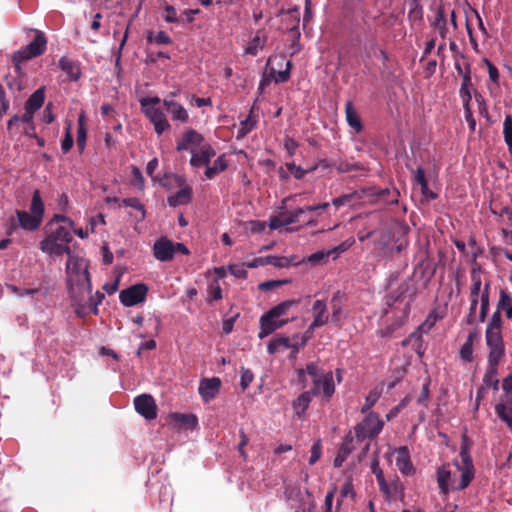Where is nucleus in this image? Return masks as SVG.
Segmentation results:
<instances>
[{
    "label": "nucleus",
    "instance_id": "1",
    "mask_svg": "<svg viewBox=\"0 0 512 512\" xmlns=\"http://www.w3.org/2000/svg\"><path fill=\"white\" fill-rule=\"evenodd\" d=\"M67 256V282L72 305L75 307V312L78 316H84L85 305L82 303L83 297L79 296L77 291L79 293H91L92 284L90 280V274L84 259L72 255L71 252L67 254Z\"/></svg>",
    "mask_w": 512,
    "mask_h": 512
},
{
    "label": "nucleus",
    "instance_id": "2",
    "mask_svg": "<svg viewBox=\"0 0 512 512\" xmlns=\"http://www.w3.org/2000/svg\"><path fill=\"white\" fill-rule=\"evenodd\" d=\"M45 208L42 201L40 191L34 190L30 204V213L24 210H16V219L11 217L9 219V227L7 234L11 235L17 228H22L26 231H36L42 224Z\"/></svg>",
    "mask_w": 512,
    "mask_h": 512
},
{
    "label": "nucleus",
    "instance_id": "3",
    "mask_svg": "<svg viewBox=\"0 0 512 512\" xmlns=\"http://www.w3.org/2000/svg\"><path fill=\"white\" fill-rule=\"evenodd\" d=\"M66 225L52 226L46 230V237L40 242V250L49 256H62L70 253L69 243L73 237Z\"/></svg>",
    "mask_w": 512,
    "mask_h": 512
},
{
    "label": "nucleus",
    "instance_id": "4",
    "mask_svg": "<svg viewBox=\"0 0 512 512\" xmlns=\"http://www.w3.org/2000/svg\"><path fill=\"white\" fill-rule=\"evenodd\" d=\"M143 113L154 126L157 135L170 128L169 122L162 109L161 98H140Z\"/></svg>",
    "mask_w": 512,
    "mask_h": 512
},
{
    "label": "nucleus",
    "instance_id": "5",
    "mask_svg": "<svg viewBox=\"0 0 512 512\" xmlns=\"http://www.w3.org/2000/svg\"><path fill=\"white\" fill-rule=\"evenodd\" d=\"M47 39L43 32L37 31L36 35L28 45L13 54V63H22L34 57L42 55L46 50Z\"/></svg>",
    "mask_w": 512,
    "mask_h": 512
},
{
    "label": "nucleus",
    "instance_id": "6",
    "mask_svg": "<svg viewBox=\"0 0 512 512\" xmlns=\"http://www.w3.org/2000/svg\"><path fill=\"white\" fill-rule=\"evenodd\" d=\"M383 421L377 414L369 413L365 419L355 427L356 438L359 441L365 438H375L382 431Z\"/></svg>",
    "mask_w": 512,
    "mask_h": 512
},
{
    "label": "nucleus",
    "instance_id": "7",
    "mask_svg": "<svg viewBox=\"0 0 512 512\" xmlns=\"http://www.w3.org/2000/svg\"><path fill=\"white\" fill-rule=\"evenodd\" d=\"M148 293V287L144 283L134 284L119 294V300L125 307H132L144 302Z\"/></svg>",
    "mask_w": 512,
    "mask_h": 512
},
{
    "label": "nucleus",
    "instance_id": "8",
    "mask_svg": "<svg viewBox=\"0 0 512 512\" xmlns=\"http://www.w3.org/2000/svg\"><path fill=\"white\" fill-rule=\"evenodd\" d=\"M486 344L489 348L488 362L499 364L505 355V345L501 333H485Z\"/></svg>",
    "mask_w": 512,
    "mask_h": 512
},
{
    "label": "nucleus",
    "instance_id": "9",
    "mask_svg": "<svg viewBox=\"0 0 512 512\" xmlns=\"http://www.w3.org/2000/svg\"><path fill=\"white\" fill-rule=\"evenodd\" d=\"M15 75H9L6 77V84L9 92L12 94L22 93L27 96L30 93L29 79L22 73L20 63H14Z\"/></svg>",
    "mask_w": 512,
    "mask_h": 512
},
{
    "label": "nucleus",
    "instance_id": "10",
    "mask_svg": "<svg viewBox=\"0 0 512 512\" xmlns=\"http://www.w3.org/2000/svg\"><path fill=\"white\" fill-rule=\"evenodd\" d=\"M277 58H269L267 62V69H266V79L261 81L260 88L264 85V83L270 82L271 80H274L275 83H283L286 82L289 79L290 76V69H291V62L289 60L285 61L283 58L279 59L278 65L282 67L283 63L285 64L284 70L276 71V69L272 66L273 62L276 61Z\"/></svg>",
    "mask_w": 512,
    "mask_h": 512
},
{
    "label": "nucleus",
    "instance_id": "11",
    "mask_svg": "<svg viewBox=\"0 0 512 512\" xmlns=\"http://www.w3.org/2000/svg\"><path fill=\"white\" fill-rule=\"evenodd\" d=\"M134 407L138 414L151 421L157 417V405L149 394H141L134 398Z\"/></svg>",
    "mask_w": 512,
    "mask_h": 512
},
{
    "label": "nucleus",
    "instance_id": "12",
    "mask_svg": "<svg viewBox=\"0 0 512 512\" xmlns=\"http://www.w3.org/2000/svg\"><path fill=\"white\" fill-rule=\"evenodd\" d=\"M310 392L313 396L321 395L324 401H329L335 392L333 373L331 371L326 372L321 380L316 381Z\"/></svg>",
    "mask_w": 512,
    "mask_h": 512
},
{
    "label": "nucleus",
    "instance_id": "13",
    "mask_svg": "<svg viewBox=\"0 0 512 512\" xmlns=\"http://www.w3.org/2000/svg\"><path fill=\"white\" fill-rule=\"evenodd\" d=\"M153 255L159 261H171L174 257V242L167 237L156 240L153 245Z\"/></svg>",
    "mask_w": 512,
    "mask_h": 512
},
{
    "label": "nucleus",
    "instance_id": "14",
    "mask_svg": "<svg viewBox=\"0 0 512 512\" xmlns=\"http://www.w3.org/2000/svg\"><path fill=\"white\" fill-rule=\"evenodd\" d=\"M366 194L370 197H376L377 200L387 205L398 204L400 192L397 188H384L370 187L366 190Z\"/></svg>",
    "mask_w": 512,
    "mask_h": 512
},
{
    "label": "nucleus",
    "instance_id": "15",
    "mask_svg": "<svg viewBox=\"0 0 512 512\" xmlns=\"http://www.w3.org/2000/svg\"><path fill=\"white\" fill-rule=\"evenodd\" d=\"M288 323V320H278L274 316H270L268 312L260 318V331L258 337L263 339L273 333L275 330L283 327Z\"/></svg>",
    "mask_w": 512,
    "mask_h": 512
},
{
    "label": "nucleus",
    "instance_id": "16",
    "mask_svg": "<svg viewBox=\"0 0 512 512\" xmlns=\"http://www.w3.org/2000/svg\"><path fill=\"white\" fill-rule=\"evenodd\" d=\"M220 386L221 381L219 378L203 379L198 389L203 401L207 403L214 399L220 391Z\"/></svg>",
    "mask_w": 512,
    "mask_h": 512
},
{
    "label": "nucleus",
    "instance_id": "17",
    "mask_svg": "<svg viewBox=\"0 0 512 512\" xmlns=\"http://www.w3.org/2000/svg\"><path fill=\"white\" fill-rule=\"evenodd\" d=\"M215 150L209 144H204L200 147V150L195 152L192 150V157L190 159V165L192 167H201L210 164L211 158L215 156Z\"/></svg>",
    "mask_w": 512,
    "mask_h": 512
},
{
    "label": "nucleus",
    "instance_id": "18",
    "mask_svg": "<svg viewBox=\"0 0 512 512\" xmlns=\"http://www.w3.org/2000/svg\"><path fill=\"white\" fill-rule=\"evenodd\" d=\"M204 141L203 136L194 129L187 130L182 138L178 140L176 149L177 151H185L193 147L201 146Z\"/></svg>",
    "mask_w": 512,
    "mask_h": 512
},
{
    "label": "nucleus",
    "instance_id": "19",
    "mask_svg": "<svg viewBox=\"0 0 512 512\" xmlns=\"http://www.w3.org/2000/svg\"><path fill=\"white\" fill-rule=\"evenodd\" d=\"M410 170L412 172V180L418 185H420L422 195L426 199H436L438 197V194L429 189L425 170L422 167Z\"/></svg>",
    "mask_w": 512,
    "mask_h": 512
},
{
    "label": "nucleus",
    "instance_id": "20",
    "mask_svg": "<svg viewBox=\"0 0 512 512\" xmlns=\"http://www.w3.org/2000/svg\"><path fill=\"white\" fill-rule=\"evenodd\" d=\"M58 67L67 75V78L71 81H77L81 76L79 63L66 56H63L59 59Z\"/></svg>",
    "mask_w": 512,
    "mask_h": 512
},
{
    "label": "nucleus",
    "instance_id": "21",
    "mask_svg": "<svg viewBox=\"0 0 512 512\" xmlns=\"http://www.w3.org/2000/svg\"><path fill=\"white\" fill-rule=\"evenodd\" d=\"M312 311L314 314V319L309 326V330H314L315 328L321 327L328 322L329 316L327 313L326 303L324 301H315L312 307Z\"/></svg>",
    "mask_w": 512,
    "mask_h": 512
},
{
    "label": "nucleus",
    "instance_id": "22",
    "mask_svg": "<svg viewBox=\"0 0 512 512\" xmlns=\"http://www.w3.org/2000/svg\"><path fill=\"white\" fill-rule=\"evenodd\" d=\"M396 466L404 475H412L415 473V469L406 446H402L397 450Z\"/></svg>",
    "mask_w": 512,
    "mask_h": 512
},
{
    "label": "nucleus",
    "instance_id": "23",
    "mask_svg": "<svg viewBox=\"0 0 512 512\" xmlns=\"http://www.w3.org/2000/svg\"><path fill=\"white\" fill-rule=\"evenodd\" d=\"M192 199V188L188 185L182 187L175 194L167 198V202L171 207H177L180 205H186L190 203Z\"/></svg>",
    "mask_w": 512,
    "mask_h": 512
},
{
    "label": "nucleus",
    "instance_id": "24",
    "mask_svg": "<svg viewBox=\"0 0 512 512\" xmlns=\"http://www.w3.org/2000/svg\"><path fill=\"white\" fill-rule=\"evenodd\" d=\"M115 201H119L120 207H131L136 210V214L134 215V218L137 222H141L145 219L146 216V210L144 205L140 202L138 198H124L122 200H119L118 198L114 199Z\"/></svg>",
    "mask_w": 512,
    "mask_h": 512
},
{
    "label": "nucleus",
    "instance_id": "25",
    "mask_svg": "<svg viewBox=\"0 0 512 512\" xmlns=\"http://www.w3.org/2000/svg\"><path fill=\"white\" fill-rule=\"evenodd\" d=\"M498 366L497 363H489L486 370V373L483 378V385L485 389L492 388L497 391L499 388V379H498Z\"/></svg>",
    "mask_w": 512,
    "mask_h": 512
},
{
    "label": "nucleus",
    "instance_id": "26",
    "mask_svg": "<svg viewBox=\"0 0 512 512\" xmlns=\"http://www.w3.org/2000/svg\"><path fill=\"white\" fill-rule=\"evenodd\" d=\"M376 232L373 235V241L377 249L384 250L390 243L392 233L386 225H382L379 228L373 230Z\"/></svg>",
    "mask_w": 512,
    "mask_h": 512
},
{
    "label": "nucleus",
    "instance_id": "27",
    "mask_svg": "<svg viewBox=\"0 0 512 512\" xmlns=\"http://www.w3.org/2000/svg\"><path fill=\"white\" fill-rule=\"evenodd\" d=\"M481 267L479 264H476L472 267L470 271V277L472 281V285L470 288V299L479 300V294L481 292L482 280H481Z\"/></svg>",
    "mask_w": 512,
    "mask_h": 512
},
{
    "label": "nucleus",
    "instance_id": "28",
    "mask_svg": "<svg viewBox=\"0 0 512 512\" xmlns=\"http://www.w3.org/2000/svg\"><path fill=\"white\" fill-rule=\"evenodd\" d=\"M45 98H28L25 104V112L21 116L23 123H30L33 120L34 114L44 105Z\"/></svg>",
    "mask_w": 512,
    "mask_h": 512
},
{
    "label": "nucleus",
    "instance_id": "29",
    "mask_svg": "<svg viewBox=\"0 0 512 512\" xmlns=\"http://www.w3.org/2000/svg\"><path fill=\"white\" fill-rule=\"evenodd\" d=\"M458 73L462 76V84L460 87V96H471L472 94V82L470 76V66L466 64L464 68L460 64H456Z\"/></svg>",
    "mask_w": 512,
    "mask_h": 512
},
{
    "label": "nucleus",
    "instance_id": "30",
    "mask_svg": "<svg viewBox=\"0 0 512 512\" xmlns=\"http://www.w3.org/2000/svg\"><path fill=\"white\" fill-rule=\"evenodd\" d=\"M312 396L313 395L310 391H304L295 400H293L292 407L297 416L300 417L306 412L311 403Z\"/></svg>",
    "mask_w": 512,
    "mask_h": 512
},
{
    "label": "nucleus",
    "instance_id": "31",
    "mask_svg": "<svg viewBox=\"0 0 512 512\" xmlns=\"http://www.w3.org/2000/svg\"><path fill=\"white\" fill-rule=\"evenodd\" d=\"M170 418L179 428H194L198 422L193 414L173 413Z\"/></svg>",
    "mask_w": 512,
    "mask_h": 512
},
{
    "label": "nucleus",
    "instance_id": "32",
    "mask_svg": "<svg viewBox=\"0 0 512 512\" xmlns=\"http://www.w3.org/2000/svg\"><path fill=\"white\" fill-rule=\"evenodd\" d=\"M432 27L438 31L440 37L445 39L448 34L447 20L443 7H438L435 15V19L432 22Z\"/></svg>",
    "mask_w": 512,
    "mask_h": 512
},
{
    "label": "nucleus",
    "instance_id": "33",
    "mask_svg": "<svg viewBox=\"0 0 512 512\" xmlns=\"http://www.w3.org/2000/svg\"><path fill=\"white\" fill-rule=\"evenodd\" d=\"M345 112L346 120L349 126L352 127L356 132H360L363 128L361 119L351 101H347L345 104Z\"/></svg>",
    "mask_w": 512,
    "mask_h": 512
},
{
    "label": "nucleus",
    "instance_id": "34",
    "mask_svg": "<svg viewBox=\"0 0 512 512\" xmlns=\"http://www.w3.org/2000/svg\"><path fill=\"white\" fill-rule=\"evenodd\" d=\"M352 442H353V438L352 437H349L347 436L343 443L341 444L339 450H338V453L334 459V466L339 468L342 466L343 462L347 459V457L350 455V453L352 452Z\"/></svg>",
    "mask_w": 512,
    "mask_h": 512
},
{
    "label": "nucleus",
    "instance_id": "35",
    "mask_svg": "<svg viewBox=\"0 0 512 512\" xmlns=\"http://www.w3.org/2000/svg\"><path fill=\"white\" fill-rule=\"evenodd\" d=\"M495 413L498 416V418L503 421L508 428L512 429V403H497L495 405Z\"/></svg>",
    "mask_w": 512,
    "mask_h": 512
},
{
    "label": "nucleus",
    "instance_id": "36",
    "mask_svg": "<svg viewBox=\"0 0 512 512\" xmlns=\"http://www.w3.org/2000/svg\"><path fill=\"white\" fill-rule=\"evenodd\" d=\"M163 106H165L166 110L172 114L173 119L179 120L181 122H187L188 114L181 105L173 101L164 100Z\"/></svg>",
    "mask_w": 512,
    "mask_h": 512
},
{
    "label": "nucleus",
    "instance_id": "37",
    "mask_svg": "<svg viewBox=\"0 0 512 512\" xmlns=\"http://www.w3.org/2000/svg\"><path fill=\"white\" fill-rule=\"evenodd\" d=\"M497 311H505L508 319L512 318V297L506 290H500V297L497 304Z\"/></svg>",
    "mask_w": 512,
    "mask_h": 512
},
{
    "label": "nucleus",
    "instance_id": "38",
    "mask_svg": "<svg viewBox=\"0 0 512 512\" xmlns=\"http://www.w3.org/2000/svg\"><path fill=\"white\" fill-rule=\"evenodd\" d=\"M290 347V339L285 336L277 335L270 340L267 346L268 353L273 355L279 352L281 349H287Z\"/></svg>",
    "mask_w": 512,
    "mask_h": 512
},
{
    "label": "nucleus",
    "instance_id": "39",
    "mask_svg": "<svg viewBox=\"0 0 512 512\" xmlns=\"http://www.w3.org/2000/svg\"><path fill=\"white\" fill-rule=\"evenodd\" d=\"M477 338V333L472 331L468 334L465 343L461 346L460 357L466 362L472 361L473 355V342Z\"/></svg>",
    "mask_w": 512,
    "mask_h": 512
},
{
    "label": "nucleus",
    "instance_id": "40",
    "mask_svg": "<svg viewBox=\"0 0 512 512\" xmlns=\"http://www.w3.org/2000/svg\"><path fill=\"white\" fill-rule=\"evenodd\" d=\"M228 167V163L224 155L219 156L213 163V166H209L205 170V176L208 179H213L217 174L223 172Z\"/></svg>",
    "mask_w": 512,
    "mask_h": 512
},
{
    "label": "nucleus",
    "instance_id": "41",
    "mask_svg": "<svg viewBox=\"0 0 512 512\" xmlns=\"http://www.w3.org/2000/svg\"><path fill=\"white\" fill-rule=\"evenodd\" d=\"M489 291H490V282L485 283L482 294H481V306L479 313V321L484 322L488 311H489Z\"/></svg>",
    "mask_w": 512,
    "mask_h": 512
},
{
    "label": "nucleus",
    "instance_id": "42",
    "mask_svg": "<svg viewBox=\"0 0 512 512\" xmlns=\"http://www.w3.org/2000/svg\"><path fill=\"white\" fill-rule=\"evenodd\" d=\"M300 303V300H286L278 305L272 307L268 313L270 316H274L275 318H279L280 316L286 314V312L295 305H298Z\"/></svg>",
    "mask_w": 512,
    "mask_h": 512
},
{
    "label": "nucleus",
    "instance_id": "43",
    "mask_svg": "<svg viewBox=\"0 0 512 512\" xmlns=\"http://www.w3.org/2000/svg\"><path fill=\"white\" fill-rule=\"evenodd\" d=\"M458 469L462 472L460 481L458 485L454 488L455 490H463L469 486L471 481L474 478L475 470L474 468H461L460 465L457 464Z\"/></svg>",
    "mask_w": 512,
    "mask_h": 512
},
{
    "label": "nucleus",
    "instance_id": "44",
    "mask_svg": "<svg viewBox=\"0 0 512 512\" xmlns=\"http://www.w3.org/2000/svg\"><path fill=\"white\" fill-rule=\"evenodd\" d=\"M451 478V472L447 470L445 467H440L437 470V482L439 488L443 494H448L449 492V480Z\"/></svg>",
    "mask_w": 512,
    "mask_h": 512
},
{
    "label": "nucleus",
    "instance_id": "45",
    "mask_svg": "<svg viewBox=\"0 0 512 512\" xmlns=\"http://www.w3.org/2000/svg\"><path fill=\"white\" fill-rule=\"evenodd\" d=\"M86 139H87V131L84 124V115L80 114L78 118V129H77V147L82 153L84 151L85 145H86Z\"/></svg>",
    "mask_w": 512,
    "mask_h": 512
},
{
    "label": "nucleus",
    "instance_id": "46",
    "mask_svg": "<svg viewBox=\"0 0 512 512\" xmlns=\"http://www.w3.org/2000/svg\"><path fill=\"white\" fill-rule=\"evenodd\" d=\"M409 12L408 18L411 21H421L423 19V8L419 0H408Z\"/></svg>",
    "mask_w": 512,
    "mask_h": 512
},
{
    "label": "nucleus",
    "instance_id": "47",
    "mask_svg": "<svg viewBox=\"0 0 512 512\" xmlns=\"http://www.w3.org/2000/svg\"><path fill=\"white\" fill-rule=\"evenodd\" d=\"M265 45V38L260 36V32L258 31L256 35L252 38L249 45L247 46L245 53L256 56L259 50H262Z\"/></svg>",
    "mask_w": 512,
    "mask_h": 512
},
{
    "label": "nucleus",
    "instance_id": "48",
    "mask_svg": "<svg viewBox=\"0 0 512 512\" xmlns=\"http://www.w3.org/2000/svg\"><path fill=\"white\" fill-rule=\"evenodd\" d=\"M336 170L338 173H348L353 171H360L365 170V167L363 164L359 162H349L347 160L340 161L338 164L335 165Z\"/></svg>",
    "mask_w": 512,
    "mask_h": 512
},
{
    "label": "nucleus",
    "instance_id": "49",
    "mask_svg": "<svg viewBox=\"0 0 512 512\" xmlns=\"http://www.w3.org/2000/svg\"><path fill=\"white\" fill-rule=\"evenodd\" d=\"M504 141L508 146V151L512 155V116L506 115L503 123Z\"/></svg>",
    "mask_w": 512,
    "mask_h": 512
},
{
    "label": "nucleus",
    "instance_id": "50",
    "mask_svg": "<svg viewBox=\"0 0 512 512\" xmlns=\"http://www.w3.org/2000/svg\"><path fill=\"white\" fill-rule=\"evenodd\" d=\"M423 332L417 328L414 332H412L409 337L412 340V348L416 351V353L422 357L424 354L423 351Z\"/></svg>",
    "mask_w": 512,
    "mask_h": 512
},
{
    "label": "nucleus",
    "instance_id": "51",
    "mask_svg": "<svg viewBox=\"0 0 512 512\" xmlns=\"http://www.w3.org/2000/svg\"><path fill=\"white\" fill-rule=\"evenodd\" d=\"M460 457L462 459L463 466L461 468H474L472 458L469 453V446L467 444V437H463V441L460 447Z\"/></svg>",
    "mask_w": 512,
    "mask_h": 512
},
{
    "label": "nucleus",
    "instance_id": "52",
    "mask_svg": "<svg viewBox=\"0 0 512 512\" xmlns=\"http://www.w3.org/2000/svg\"><path fill=\"white\" fill-rule=\"evenodd\" d=\"M501 328H502L501 313L496 310L492 314V316L488 322L485 333H488V332L501 333Z\"/></svg>",
    "mask_w": 512,
    "mask_h": 512
},
{
    "label": "nucleus",
    "instance_id": "53",
    "mask_svg": "<svg viewBox=\"0 0 512 512\" xmlns=\"http://www.w3.org/2000/svg\"><path fill=\"white\" fill-rule=\"evenodd\" d=\"M146 40L148 43H157V44H171L172 39L168 36V34L164 31H159L155 36L153 35V32H148L146 36Z\"/></svg>",
    "mask_w": 512,
    "mask_h": 512
},
{
    "label": "nucleus",
    "instance_id": "54",
    "mask_svg": "<svg viewBox=\"0 0 512 512\" xmlns=\"http://www.w3.org/2000/svg\"><path fill=\"white\" fill-rule=\"evenodd\" d=\"M307 375L312 379L313 385L317 380H321L322 376L326 374L316 363L310 362L306 364Z\"/></svg>",
    "mask_w": 512,
    "mask_h": 512
},
{
    "label": "nucleus",
    "instance_id": "55",
    "mask_svg": "<svg viewBox=\"0 0 512 512\" xmlns=\"http://www.w3.org/2000/svg\"><path fill=\"white\" fill-rule=\"evenodd\" d=\"M471 102L472 98H467L464 101L463 107H464V116L466 121L468 122L469 129L471 132H475L476 129V120L473 117V113L471 110Z\"/></svg>",
    "mask_w": 512,
    "mask_h": 512
},
{
    "label": "nucleus",
    "instance_id": "56",
    "mask_svg": "<svg viewBox=\"0 0 512 512\" xmlns=\"http://www.w3.org/2000/svg\"><path fill=\"white\" fill-rule=\"evenodd\" d=\"M72 228L74 226V222L67 216L62 214H55L53 218L46 224L45 229H50L52 226L63 225Z\"/></svg>",
    "mask_w": 512,
    "mask_h": 512
},
{
    "label": "nucleus",
    "instance_id": "57",
    "mask_svg": "<svg viewBox=\"0 0 512 512\" xmlns=\"http://www.w3.org/2000/svg\"><path fill=\"white\" fill-rule=\"evenodd\" d=\"M209 301H218L222 299V289L217 279H214L208 287Z\"/></svg>",
    "mask_w": 512,
    "mask_h": 512
},
{
    "label": "nucleus",
    "instance_id": "58",
    "mask_svg": "<svg viewBox=\"0 0 512 512\" xmlns=\"http://www.w3.org/2000/svg\"><path fill=\"white\" fill-rule=\"evenodd\" d=\"M304 213V208H297L294 211L281 213L285 225L298 222L299 216Z\"/></svg>",
    "mask_w": 512,
    "mask_h": 512
},
{
    "label": "nucleus",
    "instance_id": "59",
    "mask_svg": "<svg viewBox=\"0 0 512 512\" xmlns=\"http://www.w3.org/2000/svg\"><path fill=\"white\" fill-rule=\"evenodd\" d=\"M89 295V306L91 308V312L94 315L98 314V306L102 303L105 298L104 294L100 291H97L95 295H92V292Z\"/></svg>",
    "mask_w": 512,
    "mask_h": 512
},
{
    "label": "nucleus",
    "instance_id": "60",
    "mask_svg": "<svg viewBox=\"0 0 512 512\" xmlns=\"http://www.w3.org/2000/svg\"><path fill=\"white\" fill-rule=\"evenodd\" d=\"M163 18L168 23H179L181 21L177 16L175 7L170 4H165Z\"/></svg>",
    "mask_w": 512,
    "mask_h": 512
},
{
    "label": "nucleus",
    "instance_id": "61",
    "mask_svg": "<svg viewBox=\"0 0 512 512\" xmlns=\"http://www.w3.org/2000/svg\"><path fill=\"white\" fill-rule=\"evenodd\" d=\"M356 195H357L356 192L341 195L339 197L334 198L332 200V204L336 208H339V207H342L345 205H349L355 199Z\"/></svg>",
    "mask_w": 512,
    "mask_h": 512
},
{
    "label": "nucleus",
    "instance_id": "62",
    "mask_svg": "<svg viewBox=\"0 0 512 512\" xmlns=\"http://www.w3.org/2000/svg\"><path fill=\"white\" fill-rule=\"evenodd\" d=\"M246 264H233L229 265L228 269L230 273L239 279H246L247 278V270H246Z\"/></svg>",
    "mask_w": 512,
    "mask_h": 512
},
{
    "label": "nucleus",
    "instance_id": "63",
    "mask_svg": "<svg viewBox=\"0 0 512 512\" xmlns=\"http://www.w3.org/2000/svg\"><path fill=\"white\" fill-rule=\"evenodd\" d=\"M436 322H437V315L435 314V312H431L427 316L426 320L421 325L418 326V328L423 333L427 334L434 327Z\"/></svg>",
    "mask_w": 512,
    "mask_h": 512
},
{
    "label": "nucleus",
    "instance_id": "64",
    "mask_svg": "<svg viewBox=\"0 0 512 512\" xmlns=\"http://www.w3.org/2000/svg\"><path fill=\"white\" fill-rule=\"evenodd\" d=\"M253 379H254V375L251 370L241 368L240 385H241L242 390H246L252 383Z\"/></svg>",
    "mask_w": 512,
    "mask_h": 512
}]
</instances>
